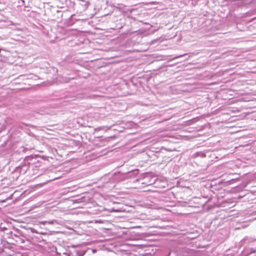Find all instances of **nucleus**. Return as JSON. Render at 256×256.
Returning <instances> with one entry per match:
<instances>
[{"label": "nucleus", "mask_w": 256, "mask_h": 256, "mask_svg": "<svg viewBox=\"0 0 256 256\" xmlns=\"http://www.w3.org/2000/svg\"><path fill=\"white\" fill-rule=\"evenodd\" d=\"M195 155L196 156H201V157H203V156H205V154L204 153L202 152H196L195 154Z\"/></svg>", "instance_id": "1"}, {"label": "nucleus", "mask_w": 256, "mask_h": 256, "mask_svg": "<svg viewBox=\"0 0 256 256\" xmlns=\"http://www.w3.org/2000/svg\"><path fill=\"white\" fill-rule=\"evenodd\" d=\"M144 205H140L141 206H144L146 208H150L149 206H148V204H149L148 203H146V202H145L144 204Z\"/></svg>", "instance_id": "2"}, {"label": "nucleus", "mask_w": 256, "mask_h": 256, "mask_svg": "<svg viewBox=\"0 0 256 256\" xmlns=\"http://www.w3.org/2000/svg\"><path fill=\"white\" fill-rule=\"evenodd\" d=\"M211 208L209 206H207V208Z\"/></svg>", "instance_id": "3"}, {"label": "nucleus", "mask_w": 256, "mask_h": 256, "mask_svg": "<svg viewBox=\"0 0 256 256\" xmlns=\"http://www.w3.org/2000/svg\"><path fill=\"white\" fill-rule=\"evenodd\" d=\"M114 212H119L118 210H114Z\"/></svg>", "instance_id": "4"}]
</instances>
